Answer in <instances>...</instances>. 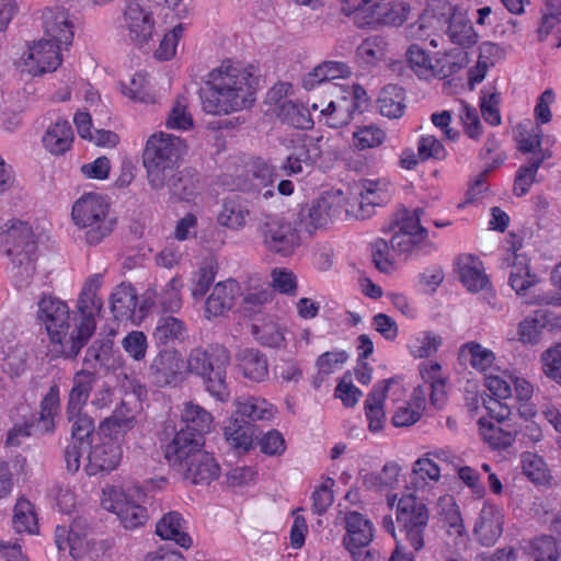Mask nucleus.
<instances>
[{
  "instance_id": "f257e3e1",
  "label": "nucleus",
  "mask_w": 561,
  "mask_h": 561,
  "mask_svg": "<svg viewBox=\"0 0 561 561\" xmlns=\"http://www.w3.org/2000/svg\"><path fill=\"white\" fill-rule=\"evenodd\" d=\"M253 70V67L222 65L211 72L201 94L204 111L213 115H227L250 107L255 101L259 83Z\"/></svg>"
},
{
  "instance_id": "f03ea898",
  "label": "nucleus",
  "mask_w": 561,
  "mask_h": 561,
  "mask_svg": "<svg viewBox=\"0 0 561 561\" xmlns=\"http://www.w3.org/2000/svg\"><path fill=\"white\" fill-rule=\"evenodd\" d=\"M230 359V352L224 344L211 343L191 350L187 368L203 378L206 390L213 397L224 402L230 397L226 380Z\"/></svg>"
},
{
  "instance_id": "7ed1b4c3",
  "label": "nucleus",
  "mask_w": 561,
  "mask_h": 561,
  "mask_svg": "<svg viewBox=\"0 0 561 561\" xmlns=\"http://www.w3.org/2000/svg\"><path fill=\"white\" fill-rule=\"evenodd\" d=\"M185 150L184 141L178 136L165 133L150 136L142 153V163L152 190L160 191L165 175L178 169Z\"/></svg>"
},
{
  "instance_id": "20e7f679",
  "label": "nucleus",
  "mask_w": 561,
  "mask_h": 561,
  "mask_svg": "<svg viewBox=\"0 0 561 561\" xmlns=\"http://www.w3.org/2000/svg\"><path fill=\"white\" fill-rule=\"evenodd\" d=\"M73 224L84 231L87 244L94 247L107 238L116 226V218L110 216V205L100 195L89 193L72 206Z\"/></svg>"
},
{
  "instance_id": "39448f33",
  "label": "nucleus",
  "mask_w": 561,
  "mask_h": 561,
  "mask_svg": "<svg viewBox=\"0 0 561 561\" xmlns=\"http://www.w3.org/2000/svg\"><path fill=\"white\" fill-rule=\"evenodd\" d=\"M236 404L237 410L225 427V437L233 448L248 451L253 442L252 422L271 420L274 410L265 400L257 398L238 399Z\"/></svg>"
},
{
  "instance_id": "423d86ee",
  "label": "nucleus",
  "mask_w": 561,
  "mask_h": 561,
  "mask_svg": "<svg viewBox=\"0 0 561 561\" xmlns=\"http://www.w3.org/2000/svg\"><path fill=\"white\" fill-rule=\"evenodd\" d=\"M430 512L427 506L415 495H404L398 501L397 523L399 530L414 551H420L424 548V536Z\"/></svg>"
},
{
  "instance_id": "0eeeda50",
  "label": "nucleus",
  "mask_w": 561,
  "mask_h": 561,
  "mask_svg": "<svg viewBox=\"0 0 561 561\" xmlns=\"http://www.w3.org/2000/svg\"><path fill=\"white\" fill-rule=\"evenodd\" d=\"M257 232L265 249L282 256L293 254L300 244L298 229L277 214H262Z\"/></svg>"
},
{
  "instance_id": "6e6552de",
  "label": "nucleus",
  "mask_w": 561,
  "mask_h": 561,
  "mask_svg": "<svg viewBox=\"0 0 561 561\" xmlns=\"http://www.w3.org/2000/svg\"><path fill=\"white\" fill-rule=\"evenodd\" d=\"M36 320L51 343L60 341L64 329L70 328V310L66 301L51 294H42L37 301Z\"/></svg>"
},
{
  "instance_id": "1a4fd4ad",
  "label": "nucleus",
  "mask_w": 561,
  "mask_h": 561,
  "mask_svg": "<svg viewBox=\"0 0 561 561\" xmlns=\"http://www.w3.org/2000/svg\"><path fill=\"white\" fill-rule=\"evenodd\" d=\"M0 248L18 265L32 262L37 244L31 226L20 220L13 221L0 236Z\"/></svg>"
},
{
  "instance_id": "9d476101",
  "label": "nucleus",
  "mask_w": 561,
  "mask_h": 561,
  "mask_svg": "<svg viewBox=\"0 0 561 561\" xmlns=\"http://www.w3.org/2000/svg\"><path fill=\"white\" fill-rule=\"evenodd\" d=\"M183 368L181 353L173 347H163L152 356L147 369L148 379L157 387L176 385Z\"/></svg>"
},
{
  "instance_id": "9b49d317",
  "label": "nucleus",
  "mask_w": 561,
  "mask_h": 561,
  "mask_svg": "<svg viewBox=\"0 0 561 561\" xmlns=\"http://www.w3.org/2000/svg\"><path fill=\"white\" fill-rule=\"evenodd\" d=\"M70 328L64 329V336L55 341L58 352L69 359L76 358L81 350L88 344L96 330V321L84 318L72 317Z\"/></svg>"
},
{
  "instance_id": "f8f14e48",
  "label": "nucleus",
  "mask_w": 561,
  "mask_h": 561,
  "mask_svg": "<svg viewBox=\"0 0 561 561\" xmlns=\"http://www.w3.org/2000/svg\"><path fill=\"white\" fill-rule=\"evenodd\" d=\"M64 44H58L50 38H42L28 47L25 65L34 75L55 71L62 61L60 48Z\"/></svg>"
},
{
  "instance_id": "ddd939ff",
  "label": "nucleus",
  "mask_w": 561,
  "mask_h": 561,
  "mask_svg": "<svg viewBox=\"0 0 561 561\" xmlns=\"http://www.w3.org/2000/svg\"><path fill=\"white\" fill-rule=\"evenodd\" d=\"M108 495L110 499L104 500L103 505L117 515L125 528L135 529L146 523L148 518L146 508L130 501L124 491L112 489Z\"/></svg>"
},
{
  "instance_id": "4468645a",
  "label": "nucleus",
  "mask_w": 561,
  "mask_h": 561,
  "mask_svg": "<svg viewBox=\"0 0 561 561\" xmlns=\"http://www.w3.org/2000/svg\"><path fill=\"white\" fill-rule=\"evenodd\" d=\"M204 443V437L198 433L181 426L171 443L165 446L164 457L170 466L179 468L192 459L193 454L201 451Z\"/></svg>"
},
{
  "instance_id": "2eb2a0df",
  "label": "nucleus",
  "mask_w": 561,
  "mask_h": 561,
  "mask_svg": "<svg viewBox=\"0 0 561 561\" xmlns=\"http://www.w3.org/2000/svg\"><path fill=\"white\" fill-rule=\"evenodd\" d=\"M503 524L502 510L491 503H484L474 523L473 536L480 545L491 547L502 536Z\"/></svg>"
},
{
  "instance_id": "dca6fc26",
  "label": "nucleus",
  "mask_w": 561,
  "mask_h": 561,
  "mask_svg": "<svg viewBox=\"0 0 561 561\" xmlns=\"http://www.w3.org/2000/svg\"><path fill=\"white\" fill-rule=\"evenodd\" d=\"M351 76L350 67L343 61L325 60L316 66L302 79V87L306 90H313L322 84L327 85L330 95L339 92V87L331 83L335 79H343Z\"/></svg>"
},
{
  "instance_id": "f3484780",
  "label": "nucleus",
  "mask_w": 561,
  "mask_h": 561,
  "mask_svg": "<svg viewBox=\"0 0 561 561\" xmlns=\"http://www.w3.org/2000/svg\"><path fill=\"white\" fill-rule=\"evenodd\" d=\"M290 153L280 169L286 175L299 174L311 169L320 157V148L311 137L304 136L293 140Z\"/></svg>"
},
{
  "instance_id": "a211bd4d",
  "label": "nucleus",
  "mask_w": 561,
  "mask_h": 561,
  "mask_svg": "<svg viewBox=\"0 0 561 561\" xmlns=\"http://www.w3.org/2000/svg\"><path fill=\"white\" fill-rule=\"evenodd\" d=\"M124 20L130 41L140 47L148 44L154 32L151 12L145 10L138 2L129 1L124 12Z\"/></svg>"
},
{
  "instance_id": "6ab92c4d",
  "label": "nucleus",
  "mask_w": 561,
  "mask_h": 561,
  "mask_svg": "<svg viewBox=\"0 0 561 561\" xmlns=\"http://www.w3.org/2000/svg\"><path fill=\"white\" fill-rule=\"evenodd\" d=\"M45 35L68 47L73 39V25L68 12L60 7L46 8L42 14Z\"/></svg>"
},
{
  "instance_id": "aec40b11",
  "label": "nucleus",
  "mask_w": 561,
  "mask_h": 561,
  "mask_svg": "<svg viewBox=\"0 0 561 561\" xmlns=\"http://www.w3.org/2000/svg\"><path fill=\"white\" fill-rule=\"evenodd\" d=\"M184 473L186 479H191L193 483H206L219 477L220 468L214 457L205 450H201L192 455V459L186 460L178 468Z\"/></svg>"
},
{
  "instance_id": "412c9836",
  "label": "nucleus",
  "mask_w": 561,
  "mask_h": 561,
  "mask_svg": "<svg viewBox=\"0 0 561 561\" xmlns=\"http://www.w3.org/2000/svg\"><path fill=\"white\" fill-rule=\"evenodd\" d=\"M122 459L121 447L113 442L104 443L93 447L88 456V463L84 470L88 476H96L110 472L117 468Z\"/></svg>"
},
{
  "instance_id": "4be33fe9",
  "label": "nucleus",
  "mask_w": 561,
  "mask_h": 561,
  "mask_svg": "<svg viewBox=\"0 0 561 561\" xmlns=\"http://www.w3.org/2000/svg\"><path fill=\"white\" fill-rule=\"evenodd\" d=\"M237 287L236 280L232 279L219 282L214 286L205 301L204 312L207 320L222 317L233 307Z\"/></svg>"
},
{
  "instance_id": "5701e85b",
  "label": "nucleus",
  "mask_w": 561,
  "mask_h": 561,
  "mask_svg": "<svg viewBox=\"0 0 561 561\" xmlns=\"http://www.w3.org/2000/svg\"><path fill=\"white\" fill-rule=\"evenodd\" d=\"M346 535L343 543L346 549L366 548L374 538V529L370 520L358 512H350L345 517Z\"/></svg>"
},
{
  "instance_id": "b1692460",
  "label": "nucleus",
  "mask_w": 561,
  "mask_h": 561,
  "mask_svg": "<svg viewBox=\"0 0 561 561\" xmlns=\"http://www.w3.org/2000/svg\"><path fill=\"white\" fill-rule=\"evenodd\" d=\"M55 543L59 551L69 549L73 559L81 558L87 547V533L80 520H75L69 528L57 526L55 530Z\"/></svg>"
},
{
  "instance_id": "393cba45",
  "label": "nucleus",
  "mask_w": 561,
  "mask_h": 561,
  "mask_svg": "<svg viewBox=\"0 0 561 561\" xmlns=\"http://www.w3.org/2000/svg\"><path fill=\"white\" fill-rule=\"evenodd\" d=\"M161 190L167 188L169 194L179 201H188L197 191V176L192 170H182L170 172L163 180Z\"/></svg>"
},
{
  "instance_id": "a878e982",
  "label": "nucleus",
  "mask_w": 561,
  "mask_h": 561,
  "mask_svg": "<svg viewBox=\"0 0 561 561\" xmlns=\"http://www.w3.org/2000/svg\"><path fill=\"white\" fill-rule=\"evenodd\" d=\"M59 387L54 383L49 387L48 392L44 396L39 403V416L35 424L27 428H35L41 434L51 433L55 430V417L60 410Z\"/></svg>"
},
{
  "instance_id": "bb28decb",
  "label": "nucleus",
  "mask_w": 561,
  "mask_h": 561,
  "mask_svg": "<svg viewBox=\"0 0 561 561\" xmlns=\"http://www.w3.org/2000/svg\"><path fill=\"white\" fill-rule=\"evenodd\" d=\"M185 520L178 512H169L156 525V534L164 540H173L182 548H190L192 539L185 531Z\"/></svg>"
},
{
  "instance_id": "cd10ccee",
  "label": "nucleus",
  "mask_w": 561,
  "mask_h": 561,
  "mask_svg": "<svg viewBox=\"0 0 561 561\" xmlns=\"http://www.w3.org/2000/svg\"><path fill=\"white\" fill-rule=\"evenodd\" d=\"M446 25V34L453 44L469 48L478 43L479 35L465 10H459Z\"/></svg>"
},
{
  "instance_id": "c85d7f7f",
  "label": "nucleus",
  "mask_w": 561,
  "mask_h": 561,
  "mask_svg": "<svg viewBox=\"0 0 561 561\" xmlns=\"http://www.w3.org/2000/svg\"><path fill=\"white\" fill-rule=\"evenodd\" d=\"M250 216L251 211L243 201L238 197L227 198L217 216V222L228 229L240 230L247 226Z\"/></svg>"
},
{
  "instance_id": "c756f323",
  "label": "nucleus",
  "mask_w": 561,
  "mask_h": 561,
  "mask_svg": "<svg viewBox=\"0 0 561 561\" xmlns=\"http://www.w3.org/2000/svg\"><path fill=\"white\" fill-rule=\"evenodd\" d=\"M111 311L115 319H133L138 302L136 289L130 284H119L111 295Z\"/></svg>"
},
{
  "instance_id": "7c9ffc66",
  "label": "nucleus",
  "mask_w": 561,
  "mask_h": 561,
  "mask_svg": "<svg viewBox=\"0 0 561 561\" xmlns=\"http://www.w3.org/2000/svg\"><path fill=\"white\" fill-rule=\"evenodd\" d=\"M328 103L325 107H322V103H312V110L317 111L320 108V114L327 116V124L332 128H340L347 125L357 113L350 103L347 96H342L337 102L327 99Z\"/></svg>"
},
{
  "instance_id": "2f4dec72",
  "label": "nucleus",
  "mask_w": 561,
  "mask_h": 561,
  "mask_svg": "<svg viewBox=\"0 0 561 561\" xmlns=\"http://www.w3.org/2000/svg\"><path fill=\"white\" fill-rule=\"evenodd\" d=\"M94 380V374L87 370H81L75 375L72 380L73 385L68 397L66 414L82 411L93 388Z\"/></svg>"
},
{
  "instance_id": "473e14b6",
  "label": "nucleus",
  "mask_w": 561,
  "mask_h": 561,
  "mask_svg": "<svg viewBox=\"0 0 561 561\" xmlns=\"http://www.w3.org/2000/svg\"><path fill=\"white\" fill-rule=\"evenodd\" d=\"M390 382V380H385L380 390L374 388L365 401L366 416L369 422L368 427L373 433H378L383 428L386 419L383 412V402L387 398Z\"/></svg>"
},
{
  "instance_id": "72a5a7b5",
  "label": "nucleus",
  "mask_w": 561,
  "mask_h": 561,
  "mask_svg": "<svg viewBox=\"0 0 561 561\" xmlns=\"http://www.w3.org/2000/svg\"><path fill=\"white\" fill-rule=\"evenodd\" d=\"M460 7L450 0H427L426 8L417 22V28L424 30L436 20L438 24L446 25L458 12Z\"/></svg>"
},
{
  "instance_id": "f704fd0d",
  "label": "nucleus",
  "mask_w": 561,
  "mask_h": 561,
  "mask_svg": "<svg viewBox=\"0 0 561 561\" xmlns=\"http://www.w3.org/2000/svg\"><path fill=\"white\" fill-rule=\"evenodd\" d=\"M73 140V131L67 121H57L50 126L44 137L45 148L53 154H62L66 152Z\"/></svg>"
},
{
  "instance_id": "c9c22d12",
  "label": "nucleus",
  "mask_w": 561,
  "mask_h": 561,
  "mask_svg": "<svg viewBox=\"0 0 561 561\" xmlns=\"http://www.w3.org/2000/svg\"><path fill=\"white\" fill-rule=\"evenodd\" d=\"M405 94L403 88L397 84L386 85L378 98L379 112L382 116L394 119L400 118L405 108Z\"/></svg>"
},
{
  "instance_id": "e433bc0d",
  "label": "nucleus",
  "mask_w": 561,
  "mask_h": 561,
  "mask_svg": "<svg viewBox=\"0 0 561 561\" xmlns=\"http://www.w3.org/2000/svg\"><path fill=\"white\" fill-rule=\"evenodd\" d=\"M238 360L244 377L254 381H262L267 376V359L259 350L247 348L242 351Z\"/></svg>"
},
{
  "instance_id": "4c0bfd02",
  "label": "nucleus",
  "mask_w": 561,
  "mask_h": 561,
  "mask_svg": "<svg viewBox=\"0 0 561 561\" xmlns=\"http://www.w3.org/2000/svg\"><path fill=\"white\" fill-rule=\"evenodd\" d=\"M478 424L482 439L492 449H506L516 439L517 433L515 431H505L484 417H480Z\"/></svg>"
},
{
  "instance_id": "58836bf2",
  "label": "nucleus",
  "mask_w": 561,
  "mask_h": 561,
  "mask_svg": "<svg viewBox=\"0 0 561 561\" xmlns=\"http://www.w3.org/2000/svg\"><path fill=\"white\" fill-rule=\"evenodd\" d=\"M276 117L295 128L308 129L312 127L309 112L297 103L284 100L274 108Z\"/></svg>"
},
{
  "instance_id": "ea45409f",
  "label": "nucleus",
  "mask_w": 561,
  "mask_h": 561,
  "mask_svg": "<svg viewBox=\"0 0 561 561\" xmlns=\"http://www.w3.org/2000/svg\"><path fill=\"white\" fill-rule=\"evenodd\" d=\"M182 426L198 433L202 437L211 428L213 416L204 408L187 403L181 414Z\"/></svg>"
},
{
  "instance_id": "a19ab883",
  "label": "nucleus",
  "mask_w": 561,
  "mask_h": 561,
  "mask_svg": "<svg viewBox=\"0 0 561 561\" xmlns=\"http://www.w3.org/2000/svg\"><path fill=\"white\" fill-rule=\"evenodd\" d=\"M185 331L186 328L182 320L173 316H165L158 320L152 339L156 344L165 346L170 342L182 339Z\"/></svg>"
},
{
  "instance_id": "79ce46f5",
  "label": "nucleus",
  "mask_w": 561,
  "mask_h": 561,
  "mask_svg": "<svg viewBox=\"0 0 561 561\" xmlns=\"http://www.w3.org/2000/svg\"><path fill=\"white\" fill-rule=\"evenodd\" d=\"M466 66V54L458 49H451L447 53L439 55L435 62L432 65L430 76L438 77L439 79L448 78Z\"/></svg>"
},
{
  "instance_id": "37998d69",
  "label": "nucleus",
  "mask_w": 561,
  "mask_h": 561,
  "mask_svg": "<svg viewBox=\"0 0 561 561\" xmlns=\"http://www.w3.org/2000/svg\"><path fill=\"white\" fill-rule=\"evenodd\" d=\"M135 424V414L127 408V403L122 401L121 407L101 423L100 430L105 435H117L131 430Z\"/></svg>"
},
{
  "instance_id": "c03bdc74",
  "label": "nucleus",
  "mask_w": 561,
  "mask_h": 561,
  "mask_svg": "<svg viewBox=\"0 0 561 561\" xmlns=\"http://www.w3.org/2000/svg\"><path fill=\"white\" fill-rule=\"evenodd\" d=\"M66 415L68 422L71 424L72 442L90 447L94 433L93 420L88 414L82 413V411Z\"/></svg>"
},
{
  "instance_id": "a18cd8bd",
  "label": "nucleus",
  "mask_w": 561,
  "mask_h": 561,
  "mask_svg": "<svg viewBox=\"0 0 561 561\" xmlns=\"http://www.w3.org/2000/svg\"><path fill=\"white\" fill-rule=\"evenodd\" d=\"M387 45L388 43L382 36L367 37L357 47L356 56L365 65H375L385 58Z\"/></svg>"
},
{
  "instance_id": "49530a36",
  "label": "nucleus",
  "mask_w": 561,
  "mask_h": 561,
  "mask_svg": "<svg viewBox=\"0 0 561 561\" xmlns=\"http://www.w3.org/2000/svg\"><path fill=\"white\" fill-rule=\"evenodd\" d=\"M440 365L438 363H431L428 366L421 368L423 379L430 383L431 388V403L440 408L445 402V380L439 375Z\"/></svg>"
},
{
  "instance_id": "de8ad7c7",
  "label": "nucleus",
  "mask_w": 561,
  "mask_h": 561,
  "mask_svg": "<svg viewBox=\"0 0 561 561\" xmlns=\"http://www.w3.org/2000/svg\"><path fill=\"white\" fill-rule=\"evenodd\" d=\"M252 176L253 191L262 194L264 198L273 195V191L270 187L273 186V183L278 178L274 167L263 161H259L254 164Z\"/></svg>"
},
{
  "instance_id": "09e8293b",
  "label": "nucleus",
  "mask_w": 561,
  "mask_h": 561,
  "mask_svg": "<svg viewBox=\"0 0 561 561\" xmlns=\"http://www.w3.org/2000/svg\"><path fill=\"white\" fill-rule=\"evenodd\" d=\"M542 163V154L540 153V156H537L535 159H528L527 162L518 169L514 181V193L517 196H523L529 191L530 186L536 181L538 169Z\"/></svg>"
},
{
  "instance_id": "8fccbe9b",
  "label": "nucleus",
  "mask_w": 561,
  "mask_h": 561,
  "mask_svg": "<svg viewBox=\"0 0 561 561\" xmlns=\"http://www.w3.org/2000/svg\"><path fill=\"white\" fill-rule=\"evenodd\" d=\"M543 375L561 387V343L548 347L540 355Z\"/></svg>"
},
{
  "instance_id": "3c124183",
  "label": "nucleus",
  "mask_w": 561,
  "mask_h": 561,
  "mask_svg": "<svg viewBox=\"0 0 561 561\" xmlns=\"http://www.w3.org/2000/svg\"><path fill=\"white\" fill-rule=\"evenodd\" d=\"M13 525L16 531L34 533L37 527L36 515L33 505L24 497L18 500L14 506Z\"/></svg>"
},
{
  "instance_id": "603ef678",
  "label": "nucleus",
  "mask_w": 561,
  "mask_h": 561,
  "mask_svg": "<svg viewBox=\"0 0 561 561\" xmlns=\"http://www.w3.org/2000/svg\"><path fill=\"white\" fill-rule=\"evenodd\" d=\"M300 220L297 224L301 229H305L309 234H312L318 228L327 226L331 219L324 210L318 208V198L311 205L302 208L299 213Z\"/></svg>"
},
{
  "instance_id": "864d4df0",
  "label": "nucleus",
  "mask_w": 561,
  "mask_h": 561,
  "mask_svg": "<svg viewBox=\"0 0 561 561\" xmlns=\"http://www.w3.org/2000/svg\"><path fill=\"white\" fill-rule=\"evenodd\" d=\"M28 353L22 346L10 347L2 359V370L11 378H18L26 370Z\"/></svg>"
},
{
  "instance_id": "5fc2aeb1",
  "label": "nucleus",
  "mask_w": 561,
  "mask_h": 561,
  "mask_svg": "<svg viewBox=\"0 0 561 561\" xmlns=\"http://www.w3.org/2000/svg\"><path fill=\"white\" fill-rule=\"evenodd\" d=\"M440 477L439 467L428 458L417 459L412 469L411 483L414 484L415 489L423 488L425 480L437 482Z\"/></svg>"
},
{
  "instance_id": "6e6d98bb",
  "label": "nucleus",
  "mask_w": 561,
  "mask_h": 561,
  "mask_svg": "<svg viewBox=\"0 0 561 561\" xmlns=\"http://www.w3.org/2000/svg\"><path fill=\"white\" fill-rule=\"evenodd\" d=\"M181 280L178 277H173L158 294V304L163 311L176 312L181 309Z\"/></svg>"
},
{
  "instance_id": "4d7b16f0",
  "label": "nucleus",
  "mask_w": 561,
  "mask_h": 561,
  "mask_svg": "<svg viewBox=\"0 0 561 561\" xmlns=\"http://www.w3.org/2000/svg\"><path fill=\"white\" fill-rule=\"evenodd\" d=\"M393 227H398L399 232L407 234H417L425 239L428 234L427 230L421 226L420 219L416 216H411V211L408 208H401L394 214L390 229Z\"/></svg>"
},
{
  "instance_id": "13d9d810",
  "label": "nucleus",
  "mask_w": 561,
  "mask_h": 561,
  "mask_svg": "<svg viewBox=\"0 0 561 561\" xmlns=\"http://www.w3.org/2000/svg\"><path fill=\"white\" fill-rule=\"evenodd\" d=\"M530 554L534 561H557L560 556L556 539L552 536L546 535L537 537L531 541Z\"/></svg>"
},
{
  "instance_id": "bf43d9fd",
  "label": "nucleus",
  "mask_w": 561,
  "mask_h": 561,
  "mask_svg": "<svg viewBox=\"0 0 561 561\" xmlns=\"http://www.w3.org/2000/svg\"><path fill=\"white\" fill-rule=\"evenodd\" d=\"M101 309L102 300L98 297V294L90 289L82 290L77 300V311L73 312V317L95 320Z\"/></svg>"
},
{
  "instance_id": "052dcab7",
  "label": "nucleus",
  "mask_w": 561,
  "mask_h": 561,
  "mask_svg": "<svg viewBox=\"0 0 561 561\" xmlns=\"http://www.w3.org/2000/svg\"><path fill=\"white\" fill-rule=\"evenodd\" d=\"M122 347L130 358L140 362L147 354V336L142 331H131L122 340Z\"/></svg>"
},
{
  "instance_id": "680f3d73",
  "label": "nucleus",
  "mask_w": 561,
  "mask_h": 561,
  "mask_svg": "<svg viewBox=\"0 0 561 561\" xmlns=\"http://www.w3.org/2000/svg\"><path fill=\"white\" fill-rule=\"evenodd\" d=\"M345 205L346 198L341 190L325 192L318 198V208L324 210L331 220L340 217Z\"/></svg>"
},
{
  "instance_id": "e2e57ef3",
  "label": "nucleus",
  "mask_w": 561,
  "mask_h": 561,
  "mask_svg": "<svg viewBox=\"0 0 561 561\" xmlns=\"http://www.w3.org/2000/svg\"><path fill=\"white\" fill-rule=\"evenodd\" d=\"M252 333L263 345L270 347H280L285 341L283 332L272 321L262 325L253 323Z\"/></svg>"
},
{
  "instance_id": "0e129e2a",
  "label": "nucleus",
  "mask_w": 561,
  "mask_h": 561,
  "mask_svg": "<svg viewBox=\"0 0 561 561\" xmlns=\"http://www.w3.org/2000/svg\"><path fill=\"white\" fill-rule=\"evenodd\" d=\"M169 128L188 129L193 126L192 115L187 112V102L183 96H179L169 113L167 119Z\"/></svg>"
},
{
  "instance_id": "69168bd1",
  "label": "nucleus",
  "mask_w": 561,
  "mask_h": 561,
  "mask_svg": "<svg viewBox=\"0 0 561 561\" xmlns=\"http://www.w3.org/2000/svg\"><path fill=\"white\" fill-rule=\"evenodd\" d=\"M465 352H468L470 355L471 366L480 370L489 368L495 358L492 351L482 347L476 342L466 343L461 347L460 354L465 355Z\"/></svg>"
},
{
  "instance_id": "338daca9",
  "label": "nucleus",
  "mask_w": 561,
  "mask_h": 561,
  "mask_svg": "<svg viewBox=\"0 0 561 561\" xmlns=\"http://www.w3.org/2000/svg\"><path fill=\"white\" fill-rule=\"evenodd\" d=\"M379 9L378 14L387 24L401 25L408 20L410 13V5L404 2H389L385 4H376Z\"/></svg>"
},
{
  "instance_id": "774afa93",
  "label": "nucleus",
  "mask_w": 561,
  "mask_h": 561,
  "mask_svg": "<svg viewBox=\"0 0 561 561\" xmlns=\"http://www.w3.org/2000/svg\"><path fill=\"white\" fill-rule=\"evenodd\" d=\"M216 267L213 263H207L199 267L193 279L192 296L199 299L206 295L210 285L215 280Z\"/></svg>"
}]
</instances>
